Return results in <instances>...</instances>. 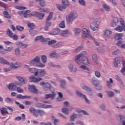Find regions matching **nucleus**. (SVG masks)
Segmentation results:
<instances>
[{"instance_id": "obj_50", "label": "nucleus", "mask_w": 125, "mask_h": 125, "mask_svg": "<svg viewBox=\"0 0 125 125\" xmlns=\"http://www.w3.org/2000/svg\"><path fill=\"white\" fill-rule=\"evenodd\" d=\"M3 42L4 44H5V45H7V46H9V45H11V44H13V43H12V42L9 41H3Z\"/></svg>"}, {"instance_id": "obj_53", "label": "nucleus", "mask_w": 125, "mask_h": 125, "mask_svg": "<svg viewBox=\"0 0 125 125\" xmlns=\"http://www.w3.org/2000/svg\"><path fill=\"white\" fill-rule=\"evenodd\" d=\"M10 38L11 39H12L14 41H17L18 40V36L16 34L12 35Z\"/></svg>"}, {"instance_id": "obj_62", "label": "nucleus", "mask_w": 125, "mask_h": 125, "mask_svg": "<svg viewBox=\"0 0 125 125\" xmlns=\"http://www.w3.org/2000/svg\"><path fill=\"white\" fill-rule=\"evenodd\" d=\"M120 53H121L120 49H117L116 51H114L112 52L113 55H118V54H120Z\"/></svg>"}, {"instance_id": "obj_60", "label": "nucleus", "mask_w": 125, "mask_h": 125, "mask_svg": "<svg viewBox=\"0 0 125 125\" xmlns=\"http://www.w3.org/2000/svg\"><path fill=\"white\" fill-rule=\"evenodd\" d=\"M13 50V46H12L7 47L6 49H4L5 51H8L9 52H10V51H11Z\"/></svg>"}, {"instance_id": "obj_34", "label": "nucleus", "mask_w": 125, "mask_h": 125, "mask_svg": "<svg viewBox=\"0 0 125 125\" xmlns=\"http://www.w3.org/2000/svg\"><path fill=\"white\" fill-rule=\"evenodd\" d=\"M32 112L34 117H35L36 118H37V117H38V116L39 115L38 110H37V109H35L33 107H32Z\"/></svg>"}, {"instance_id": "obj_42", "label": "nucleus", "mask_w": 125, "mask_h": 125, "mask_svg": "<svg viewBox=\"0 0 125 125\" xmlns=\"http://www.w3.org/2000/svg\"><path fill=\"white\" fill-rule=\"evenodd\" d=\"M80 68L82 69V70H84V71H89V68L85 65H81L80 66Z\"/></svg>"}, {"instance_id": "obj_5", "label": "nucleus", "mask_w": 125, "mask_h": 125, "mask_svg": "<svg viewBox=\"0 0 125 125\" xmlns=\"http://www.w3.org/2000/svg\"><path fill=\"white\" fill-rule=\"evenodd\" d=\"M69 6V1L68 0H62V4H57V7L60 11H62L63 9L67 8Z\"/></svg>"}, {"instance_id": "obj_11", "label": "nucleus", "mask_w": 125, "mask_h": 125, "mask_svg": "<svg viewBox=\"0 0 125 125\" xmlns=\"http://www.w3.org/2000/svg\"><path fill=\"white\" fill-rule=\"evenodd\" d=\"M51 94H48L45 95V99H48L49 98H51L52 100L55 99V96L56 95V93H55V91H50Z\"/></svg>"}, {"instance_id": "obj_39", "label": "nucleus", "mask_w": 125, "mask_h": 125, "mask_svg": "<svg viewBox=\"0 0 125 125\" xmlns=\"http://www.w3.org/2000/svg\"><path fill=\"white\" fill-rule=\"evenodd\" d=\"M124 35V34L123 33H119V34H117L115 35V40H122V37H123V36Z\"/></svg>"}, {"instance_id": "obj_40", "label": "nucleus", "mask_w": 125, "mask_h": 125, "mask_svg": "<svg viewBox=\"0 0 125 125\" xmlns=\"http://www.w3.org/2000/svg\"><path fill=\"white\" fill-rule=\"evenodd\" d=\"M118 119L119 122L123 123V122H125V117L124 115H119Z\"/></svg>"}, {"instance_id": "obj_43", "label": "nucleus", "mask_w": 125, "mask_h": 125, "mask_svg": "<svg viewBox=\"0 0 125 125\" xmlns=\"http://www.w3.org/2000/svg\"><path fill=\"white\" fill-rule=\"evenodd\" d=\"M30 13H31V11L30 10H26L25 12L23 13V17L26 18L28 17V16H30Z\"/></svg>"}, {"instance_id": "obj_15", "label": "nucleus", "mask_w": 125, "mask_h": 125, "mask_svg": "<svg viewBox=\"0 0 125 125\" xmlns=\"http://www.w3.org/2000/svg\"><path fill=\"white\" fill-rule=\"evenodd\" d=\"M16 78L18 81H19V82L22 83V84H27L28 81H27V79L25 78V77L22 76H17Z\"/></svg>"}, {"instance_id": "obj_1", "label": "nucleus", "mask_w": 125, "mask_h": 125, "mask_svg": "<svg viewBox=\"0 0 125 125\" xmlns=\"http://www.w3.org/2000/svg\"><path fill=\"white\" fill-rule=\"evenodd\" d=\"M0 64H3V65H9L11 69H14L15 70L17 68H20L22 66V64L20 62H17L15 63L12 62L9 63L8 61H6L5 59H4L3 58L0 57Z\"/></svg>"}, {"instance_id": "obj_55", "label": "nucleus", "mask_w": 125, "mask_h": 125, "mask_svg": "<svg viewBox=\"0 0 125 125\" xmlns=\"http://www.w3.org/2000/svg\"><path fill=\"white\" fill-rule=\"evenodd\" d=\"M16 90H17V92H18L19 93H22L24 92V90H23V89H22L20 87L17 86Z\"/></svg>"}, {"instance_id": "obj_36", "label": "nucleus", "mask_w": 125, "mask_h": 125, "mask_svg": "<svg viewBox=\"0 0 125 125\" xmlns=\"http://www.w3.org/2000/svg\"><path fill=\"white\" fill-rule=\"evenodd\" d=\"M112 35V31L106 29L104 32L105 37H111Z\"/></svg>"}, {"instance_id": "obj_48", "label": "nucleus", "mask_w": 125, "mask_h": 125, "mask_svg": "<svg viewBox=\"0 0 125 125\" xmlns=\"http://www.w3.org/2000/svg\"><path fill=\"white\" fill-rule=\"evenodd\" d=\"M49 41H50L49 38H44L43 37L42 38V40L41 41V42L44 44H45V43H46L47 42H48Z\"/></svg>"}, {"instance_id": "obj_41", "label": "nucleus", "mask_w": 125, "mask_h": 125, "mask_svg": "<svg viewBox=\"0 0 125 125\" xmlns=\"http://www.w3.org/2000/svg\"><path fill=\"white\" fill-rule=\"evenodd\" d=\"M106 93L108 94L109 97H114L115 93L112 91H106Z\"/></svg>"}, {"instance_id": "obj_46", "label": "nucleus", "mask_w": 125, "mask_h": 125, "mask_svg": "<svg viewBox=\"0 0 125 125\" xmlns=\"http://www.w3.org/2000/svg\"><path fill=\"white\" fill-rule=\"evenodd\" d=\"M6 33H7V36H8L9 37V38H11L12 36V35H13V32H12L11 30H10L9 29H7Z\"/></svg>"}, {"instance_id": "obj_29", "label": "nucleus", "mask_w": 125, "mask_h": 125, "mask_svg": "<svg viewBox=\"0 0 125 125\" xmlns=\"http://www.w3.org/2000/svg\"><path fill=\"white\" fill-rule=\"evenodd\" d=\"M63 43H64V42H59L57 44L52 45V47H53V48H59L60 47H61V46H62V44H63Z\"/></svg>"}, {"instance_id": "obj_10", "label": "nucleus", "mask_w": 125, "mask_h": 125, "mask_svg": "<svg viewBox=\"0 0 125 125\" xmlns=\"http://www.w3.org/2000/svg\"><path fill=\"white\" fill-rule=\"evenodd\" d=\"M85 55H86V52L83 51L78 56H76L75 62L78 65H81V60H80V59L81 57H82V56H84Z\"/></svg>"}, {"instance_id": "obj_32", "label": "nucleus", "mask_w": 125, "mask_h": 125, "mask_svg": "<svg viewBox=\"0 0 125 125\" xmlns=\"http://www.w3.org/2000/svg\"><path fill=\"white\" fill-rule=\"evenodd\" d=\"M68 69L70 72H73L74 73H76L77 72V68H74V65L70 64L68 66Z\"/></svg>"}, {"instance_id": "obj_14", "label": "nucleus", "mask_w": 125, "mask_h": 125, "mask_svg": "<svg viewBox=\"0 0 125 125\" xmlns=\"http://www.w3.org/2000/svg\"><path fill=\"white\" fill-rule=\"evenodd\" d=\"M122 59H123V58L121 57H118L114 59L113 63L116 68H118V67H119V64L121 63V62L122 61Z\"/></svg>"}, {"instance_id": "obj_28", "label": "nucleus", "mask_w": 125, "mask_h": 125, "mask_svg": "<svg viewBox=\"0 0 125 125\" xmlns=\"http://www.w3.org/2000/svg\"><path fill=\"white\" fill-rule=\"evenodd\" d=\"M40 69L38 68H32V73L34 74L35 77L39 76V71Z\"/></svg>"}, {"instance_id": "obj_16", "label": "nucleus", "mask_w": 125, "mask_h": 125, "mask_svg": "<svg viewBox=\"0 0 125 125\" xmlns=\"http://www.w3.org/2000/svg\"><path fill=\"white\" fill-rule=\"evenodd\" d=\"M7 87L9 90L11 91H14V90H16V88H17V86H16L14 84V83H10L8 85Z\"/></svg>"}, {"instance_id": "obj_51", "label": "nucleus", "mask_w": 125, "mask_h": 125, "mask_svg": "<svg viewBox=\"0 0 125 125\" xmlns=\"http://www.w3.org/2000/svg\"><path fill=\"white\" fill-rule=\"evenodd\" d=\"M74 32L76 35H79L80 33H81V29L80 28H75L74 29Z\"/></svg>"}, {"instance_id": "obj_3", "label": "nucleus", "mask_w": 125, "mask_h": 125, "mask_svg": "<svg viewBox=\"0 0 125 125\" xmlns=\"http://www.w3.org/2000/svg\"><path fill=\"white\" fill-rule=\"evenodd\" d=\"M32 64L34 65V66L39 67L40 68L45 67V64L42 63L41 62V58L40 57V56H36L32 60Z\"/></svg>"}, {"instance_id": "obj_31", "label": "nucleus", "mask_w": 125, "mask_h": 125, "mask_svg": "<svg viewBox=\"0 0 125 125\" xmlns=\"http://www.w3.org/2000/svg\"><path fill=\"white\" fill-rule=\"evenodd\" d=\"M69 33H70V32L68 30H63L60 33V36H61V37H67V34H69Z\"/></svg>"}, {"instance_id": "obj_58", "label": "nucleus", "mask_w": 125, "mask_h": 125, "mask_svg": "<svg viewBox=\"0 0 125 125\" xmlns=\"http://www.w3.org/2000/svg\"><path fill=\"white\" fill-rule=\"evenodd\" d=\"M17 9H19L20 10H24V9H27V8L24 7L23 6H17L16 7Z\"/></svg>"}, {"instance_id": "obj_61", "label": "nucleus", "mask_w": 125, "mask_h": 125, "mask_svg": "<svg viewBox=\"0 0 125 125\" xmlns=\"http://www.w3.org/2000/svg\"><path fill=\"white\" fill-rule=\"evenodd\" d=\"M59 27L60 28H65V21H62V22H61V23L59 24Z\"/></svg>"}, {"instance_id": "obj_22", "label": "nucleus", "mask_w": 125, "mask_h": 125, "mask_svg": "<svg viewBox=\"0 0 125 125\" xmlns=\"http://www.w3.org/2000/svg\"><path fill=\"white\" fill-rule=\"evenodd\" d=\"M0 111H1V113L2 116H6V115H8V112L6 110V108L4 107L0 108Z\"/></svg>"}, {"instance_id": "obj_35", "label": "nucleus", "mask_w": 125, "mask_h": 125, "mask_svg": "<svg viewBox=\"0 0 125 125\" xmlns=\"http://www.w3.org/2000/svg\"><path fill=\"white\" fill-rule=\"evenodd\" d=\"M78 118V115L75 113H73V115L70 116V121L75 122V119Z\"/></svg>"}, {"instance_id": "obj_4", "label": "nucleus", "mask_w": 125, "mask_h": 125, "mask_svg": "<svg viewBox=\"0 0 125 125\" xmlns=\"http://www.w3.org/2000/svg\"><path fill=\"white\" fill-rule=\"evenodd\" d=\"M40 85H43L42 88L44 91H55V88L52 87L50 83H45L44 82H41L40 83Z\"/></svg>"}, {"instance_id": "obj_57", "label": "nucleus", "mask_w": 125, "mask_h": 125, "mask_svg": "<svg viewBox=\"0 0 125 125\" xmlns=\"http://www.w3.org/2000/svg\"><path fill=\"white\" fill-rule=\"evenodd\" d=\"M57 42V41H56V40H52L50 41H48V44H49V45H52V44H54V43H56Z\"/></svg>"}, {"instance_id": "obj_47", "label": "nucleus", "mask_w": 125, "mask_h": 125, "mask_svg": "<svg viewBox=\"0 0 125 125\" xmlns=\"http://www.w3.org/2000/svg\"><path fill=\"white\" fill-rule=\"evenodd\" d=\"M95 88L97 90H101L102 89V85L100 83H98V84L95 86Z\"/></svg>"}, {"instance_id": "obj_49", "label": "nucleus", "mask_w": 125, "mask_h": 125, "mask_svg": "<svg viewBox=\"0 0 125 125\" xmlns=\"http://www.w3.org/2000/svg\"><path fill=\"white\" fill-rule=\"evenodd\" d=\"M39 4L41 7H44L45 5V1L43 0H41L39 1Z\"/></svg>"}, {"instance_id": "obj_64", "label": "nucleus", "mask_w": 125, "mask_h": 125, "mask_svg": "<svg viewBox=\"0 0 125 125\" xmlns=\"http://www.w3.org/2000/svg\"><path fill=\"white\" fill-rule=\"evenodd\" d=\"M100 107L103 111H106V105L105 104H101Z\"/></svg>"}, {"instance_id": "obj_59", "label": "nucleus", "mask_w": 125, "mask_h": 125, "mask_svg": "<svg viewBox=\"0 0 125 125\" xmlns=\"http://www.w3.org/2000/svg\"><path fill=\"white\" fill-rule=\"evenodd\" d=\"M5 102H7V103L9 102H12L13 101H14V99L11 98H6L5 100Z\"/></svg>"}, {"instance_id": "obj_18", "label": "nucleus", "mask_w": 125, "mask_h": 125, "mask_svg": "<svg viewBox=\"0 0 125 125\" xmlns=\"http://www.w3.org/2000/svg\"><path fill=\"white\" fill-rule=\"evenodd\" d=\"M32 83H40L41 81H42L43 79L41 77L37 78L35 77H32Z\"/></svg>"}, {"instance_id": "obj_7", "label": "nucleus", "mask_w": 125, "mask_h": 125, "mask_svg": "<svg viewBox=\"0 0 125 125\" xmlns=\"http://www.w3.org/2000/svg\"><path fill=\"white\" fill-rule=\"evenodd\" d=\"M98 23H99V20L97 19H95L94 21L91 23L90 26L92 31H96V30H98Z\"/></svg>"}, {"instance_id": "obj_9", "label": "nucleus", "mask_w": 125, "mask_h": 125, "mask_svg": "<svg viewBox=\"0 0 125 125\" xmlns=\"http://www.w3.org/2000/svg\"><path fill=\"white\" fill-rule=\"evenodd\" d=\"M82 88L83 89H84V90H85L90 96H93V95H94V93L93 92L92 88L86 86V85L83 86Z\"/></svg>"}, {"instance_id": "obj_33", "label": "nucleus", "mask_w": 125, "mask_h": 125, "mask_svg": "<svg viewBox=\"0 0 125 125\" xmlns=\"http://www.w3.org/2000/svg\"><path fill=\"white\" fill-rule=\"evenodd\" d=\"M113 83V79H112L111 78L109 79V81H107L106 85L107 87H108L109 88H111V87H112V83Z\"/></svg>"}, {"instance_id": "obj_44", "label": "nucleus", "mask_w": 125, "mask_h": 125, "mask_svg": "<svg viewBox=\"0 0 125 125\" xmlns=\"http://www.w3.org/2000/svg\"><path fill=\"white\" fill-rule=\"evenodd\" d=\"M41 60L42 62V63H46L47 62V58L46 57V56L43 55L41 56Z\"/></svg>"}, {"instance_id": "obj_52", "label": "nucleus", "mask_w": 125, "mask_h": 125, "mask_svg": "<svg viewBox=\"0 0 125 125\" xmlns=\"http://www.w3.org/2000/svg\"><path fill=\"white\" fill-rule=\"evenodd\" d=\"M43 37V36L42 35L37 36L35 38V41L36 42H37V41H40L41 42Z\"/></svg>"}, {"instance_id": "obj_38", "label": "nucleus", "mask_w": 125, "mask_h": 125, "mask_svg": "<svg viewBox=\"0 0 125 125\" xmlns=\"http://www.w3.org/2000/svg\"><path fill=\"white\" fill-rule=\"evenodd\" d=\"M62 112L64 115H66V116L69 115V109L66 107H63L62 108Z\"/></svg>"}, {"instance_id": "obj_19", "label": "nucleus", "mask_w": 125, "mask_h": 125, "mask_svg": "<svg viewBox=\"0 0 125 125\" xmlns=\"http://www.w3.org/2000/svg\"><path fill=\"white\" fill-rule=\"evenodd\" d=\"M17 98L18 99H29L31 98V96L27 95L23 96L22 94H20L17 96Z\"/></svg>"}, {"instance_id": "obj_24", "label": "nucleus", "mask_w": 125, "mask_h": 125, "mask_svg": "<svg viewBox=\"0 0 125 125\" xmlns=\"http://www.w3.org/2000/svg\"><path fill=\"white\" fill-rule=\"evenodd\" d=\"M32 92L38 94L40 93V90L37 88V87L35 85H32Z\"/></svg>"}, {"instance_id": "obj_45", "label": "nucleus", "mask_w": 125, "mask_h": 125, "mask_svg": "<svg viewBox=\"0 0 125 125\" xmlns=\"http://www.w3.org/2000/svg\"><path fill=\"white\" fill-rule=\"evenodd\" d=\"M3 14L4 15L5 18H7V19H10L11 18V16L9 15L7 11H4Z\"/></svg>"}, {"instance_id": "obj_2", "label": "nucleus", "mask_w": 125, "mask_h": 125, "mask_svg": "<svg viewBox=\"0 0 125 125\" xmlns=\"http://www.w3.org/2000/svg\"><path fill=\"white\" fill-rule=\"evenodd\" d=\"M77 18H78V14L76 11H71L68 15L66 16V21L68 23H72L73 21Z\"/></svg>"}, {"instance_id": "obj_26", "label": "nucleus", "mask_w": 125, "mask_h": 125, "mask_svg": "<svg viewBox=\"0 0 125 125\" xmlns=\"http://www.w3.org/2000/svg\"><path fill=\"white\" fill-rule=\"evenodd\" d=\"M15 54L18 57H20L21 56V50L19 48H16L15 49Z\"/></svg>"}, {"instance_id": "obj_54", "label": "nucleus", "mask_w": 125, "mask_h": 125, "mask_svg": "<svg viewBox=\"0 0 125 125\" xmlns=\"http://www.w3.org/2000/svg\"><path fill=\"white\" fill-rule=\"evenodd\" d=\"M103 7L106 11H110V7L109 6H108V5L104 4L103 5Z\"/></svg>"}, {"instance_id": "obj_25", "label": "nucleus", "mask_w": 125, "mask_h": 125, "mask_svg": "<svg viewBox=\"0 0 125 125\" xmlns=\"http://www.w3.org/2000/svg\"><path fill=\"white\" fill-rule=\"evenodd\" d=\"M83 38L86 39V38H87V37H88L89 36L88 30H87L85 28H84L83 30Z\"/></svg>"}, {"instance_id": "obj_63", "label": "nucleus", "mask_w": 125, "mask_h": 125, "mask_svg": "<svg viewBox=\"0 0 125 125\" xmlns=\"http://www.w3.org/2000/svg\"><path fill=\"white\" fill-rule=\"evenodd\" d=\"M38 113L41 116H44L45 114V112L43 110H38Z\"/></svg>"}, {"instance_id": "obj_17", "label": "nucleus", "mask_w": 125, "mask_h": 125, "mask_svg": "<svg viewBox=\"0 0 125 125\" xmlns=\"http://www.w3.org/2000/svg\"><path fill=\"white\" fill-rule=\"evenodd\" d=\"M82 62L83 64L84 65H89V61H88V59L87 57H85V56H82Z\"/></svg>"}, {"instance_id": "obj_56", "label": "nucleus", "mask_w": 125, "mask_h": 125, "mask_svg": "<svg viewBox=\"0 0 125 125\" xmlns=\"http://www.w3.org/2000/svg\"><path fill=\"white\" fill-rule=\"evenodd\" d=\"M115 30L116 31H117V32H123V28L122 26L119 25L115 28Z\"/></svg>"}, {"instance_id": "obj_20", "label": "nucleus", "mask_w": 125, "mask_h": 125, "mask_svg": "<svg viewBox=\"0 0 125 125\" xmlns=\"http://www.w3.org/2000/svg\"><path fill=\"white\" fill-rule=\"evenodd\" d=\"M119 21H120L119 19H118V18L117 17L113 18V21L111 25V27H116V26H117V24L119 23Z\"/></svg>"}, {"instance_id": "obj_12", "label": "nucleus", "mask_w": 125, "mask_h": 125, "mask_svg": "<svg viewBox=\"0 0 125 125\" xmlns=\"http://www.w3.org/2000/svg\"><path fill=\"white\" fill-rule=\"evenodd\" d=\"M53 16V13L51 12L46 20V25L48 26V27H50V26H51V22H49V21L52 19Z\"/></svg>"}, {"instance_id": "obj_8", "label": "nucleus", "mask_w": 125, "mask_h": 125, "mask_svg": "<svg viewBox=\"0 0 125 125\" xmlns=\"http://www.w3.org/2000/svg\"><path fill=\"white\" fill-rule=\"evenodd\" d=\"M44 13H39V12H32V16H34L37 17L39 20H42V19H43L44 17Z\"/></svg>"}, {"instance_id": "obj_21", "label": "nucleus", "mask_w": 125, "mask_h": 125, "mask_svg": "<svg viewBox=\"0 0 125 125\" xmlns=\"http://www.w3.org/2000/svg\"><path fill=\"white\" fill-rule=\"evenodd\" d=\"M59 33H60V29L59 28H55L49 32V35H58Z\"/></svg>"}, {"instance_id": "obj_6", "label": "nucleus", "mask_w": 125, "mask_h": 125, "mask_svg": "<svg viewBox=\"0 0 125 125\" xmlns=\"http://www.w3.org/2000/svg\"><path fill=\"white\" fill-rule=\"evenodd\" d=\"M76 94L79 97H81V98H83L85 100V101L87 104H90V101H89V100L88 99V98L86 97V96L85 95H83V93L80 91V90H77L76 91Z\"/></svg>"}, {"instance_id": "obj_37", "label": "nucleus", "mask_w": 125, "mask_h": 125, "mask_svg": "<svg viewBox=\"0 0 125 125\" xmlns=\"http://www.w3.org/2000/svg\"><path fill=\"white\" fill-rule=\"evenodd\" d=\"M16 29L17 31H19V32H23L25 28L23 26H21L20 25H17L16 26Z\"/></svg>"}, {"instance_id": "obj_30", "label": "nucleus", "mask_w": 125, "mask_h": 125, "mask_svg": "<svg viewBox=\"0 0 125 125\" xmlns=\"http://www.w3.org/2000/svg\"><path fill=\"white\" fill-rule=\"evenodd\" d=\"M92 58L93 60V61L95 62V63H96V64L98 63L99 61H98V57L97 56V55L94 54L92 56Z\"/></svg>"}, {"instance_id": "obj_23", "label": "nucleus", "mask_w": 125, "mask_h": 125, "mask_svg": "<svg viewBox=\"0 0 125 125\" xmlns=\"http://www.w3.org/2000/svg\"><path fill=\"white\" fill-rule=\"evenodd\" d=\"M60 86H61V87L62 88H63V89H66V87H65V85H66V81H65L64 80H60Z\"/></svg>"}, {"instance_id": "obj_13", "label": "nucleus", "mask_w": 125, "mask_h": 125, "mask_svg": "<svg viewBox=\"0 0 125 125\" xmlns=\"http://www.w3.org/2000/svg\"><path fill=\"white\" fill-rule=\"evenodd\" d=\"M36 106H37V107H38L39 108H53V107H52V105H51V104L46 105L40 103L36 104Z\"/></svg>"}, {"instance_id": "obj_27", "label": "nucleus", "mask_w": 125, "mask_h": 125, "mask_svg": "<svg viewBox=\"0 0 125 125\" xmlns=\"http://www.w3.org/2000/svg\"><path fill=\"white\" fill-rule=\"evenodd\" d=\"M38 74H39V77H44L45 76V70L44 69H39V71L38 72Z\"/></svg>"}]
</instances>
